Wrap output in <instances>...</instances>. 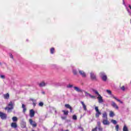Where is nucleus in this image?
I'll return each mask as SVG.
<instances>
[{
  "label": "nucleus",
  "instance_id": "f257e3e1",
  "mask_svg": "<svg viewBox=\"0 0 131 131\" xmlns=\"http://www.w3.org/2000/svg\"><path fill=\"white\" fill-rule=\"evenodd\" d=\"M102 123L104 125H109V124H110V122L108 121V117L106 112H105L102 114Z\"/></svg>",
  "mask_w": 131,
  "mask_h": 131
},
{
  "label": "nucleus",
  "instance_id": "f03ea898",
  "mask_svg": "<svg viewBox=\"0 0 131 131\" xmlns=\"http://www.w3.org/2000/svg\"><path fill=\"white\" fill-rule=\"evenodd\" d=\"M14 105H15V103L12 101H10L8 104V107L5 108L6 110H7L8 113L12 112V110L14 109Z\"/></svg>",
  "mask_w": 131,
  "mask_h": 131
},
{
  "label": "nucleus",
  "instance_id": "7ed1b4c3",
  "mask_svg": "<svg viewBox=\"0 0 131 131\" xmlns=\"http://www.w3.org/2000/svg\"><path fill=\"white\" fill-rule=\"evenodd\" d=\"M106 92L108 95H110L111 97L113 98V99H115V100H116V101L119 102L121 104H123V102L121 101V100H120V99H118L117 98L115 97V96L112 94V92H111L110 90H106Z\"/></svg>",
  "mask_w": 131,
  "mask_h": 131
},
{
  "label": "nucleus",
  "instance_id": "20e7f679",
  "mask_svg": "<svg viewBox=\"0 0 131 131\" xmlns=\"http://www.w3.org/2000/svg\"><path fill=\"white\" fill-rule=\"evenodd\" d=\"M95 110L96 112L95 114V117L96 118H99V117H100V115H101L102 113H101V112H99V107L98 106H96L95 107Z\"/></svg>",
  "mask_w": 131,
  "mask_h": 131
},
{
  "label": "nucleus",
  "instance_id": "39448f33",
  "mask_svg": "<svg viewBox=\"0 0 131 131\" xmlns=\"http://www.w3.org/2000/svg\"><path fill=\"white\" fill-rule=\"evenodd\" d=\"M100 77H101L103 81H106V80H107V76L106 75V74H105L104 72H101L100 73Z\"/></svg>",
  "mask_w": 131,
  "mask_h": 131
},
{
  "label": "nucleus",
  "instance_id": "423d86ee",
  "mask_svg": "<svg viewBox=\"0 0 131 131\" xmlns=\"http://www.w3.org/2000/svg\"><path fill=\"white\" fill-rule=\"evenodd\" d=\"M0 118L3 120L7 119V114L0 112Z\"/></svg>",
  "mask_w": 131,
  "mask_h": 131
},
{
  "label": "nucleus",
  "instance_id": "0eeeda50",
  "mask_svg": "<svg viewBox=\"0 0 131 131\" xmlns=\"http://www.w3.org/2000/svg\"><path fill=\"white\" fill-rule=\"evenodd\" d=\"M29 122L30 124H31V125L33 126V127H36V126H37V124L36 123V122L33 121L31 119L29 120Z\"/></svg>",
  "mask_w": 131,
  "mask_h": 131
},
{
  "label": "nucleus",
  "instance_id": "6e6552de",
  "mask_svg": "<svg viewBox=\"0 0 131 131\" xmlns=\"http://www.w3.org/2000/svg\"><path fill=\"white\" fill-rule=\"evenodd\" d=\"M84 93L85 97H89V98H91V99H95V98H96V96L91 95V94L86 92H84Z\"/></svg>",
  "mask_w": 131,
  "mask_h": 131
},
{
  "label": "nucleus",
  "instance_id": "1a4fd4ad",
  "mask_svg": "<svg viewBox=\"0 0 131 131\" xmlns=\"http://www.w3.org/2000/svg\"><path fill=\"white\" fill-rule=\"evenodd\" d=\"M79 74L82 77H86V74H85V72L84 71H82V70H79Z\"/></svg>",
  "mask_w": 131,
  "mask_h": 131
},
{
  "label": "nucleus",
  "instance_id": "9d476101",
  "mask_svg": "<svg viewBox=\"0 0 131 131\" xmlns=\"http://www.w3.org/2000/svg\"><path fill=\"white\" fill-rule=\"evenodd\" d=\"M97 99L98 100V102L101 103H103L104 102V100H103V97L101 96V95H98V97H97Z\"/></svg>",
  "mask_w": 131,
  "mask_h": 131
},
{
  "label": "nucleus",
  "instance_id": "9b49d317",
  "mask_svg": "<svg viewBox=\"0 0 131 131\" xmlns=\"http://www.w3.org/2000/svg\"><path fill=\"white\" fill-rule=\"evenodd\" d=\"M111 105L112 107H113V108H115V109L118 110V106L117 105V104H116L115 102H114V101H112Z\"/></svg>",
  "mask_w": 131,
  "mask_h": 131
},
{
  "label": "nucleus",
  "instance_id": "f8f14e48",
  "mask_svg": "<svg viewBox=\"0 0 131 131\" xmlns=\"http://www.w3.org/2000/svg\"><path fill=\"white\" fill-rule=\"evenodd\" d=\"M80 103L82 105L83 110H84V111H86V105H85V104H84V102L83 101H80Z\"/></svg>",
  "mask_w": 131,
  "mask_h": 131
},
{
  "label": "nucleus",
  "instance_id": "ddd939ff",
  "mask_svg": "<svg viewBox=\"0 0 131 131\" xmlns=\"http://www.w3.org/2000/svg\"><path fill=\"white\" fill-rule=\"evenodd\" d=\"M35 114V113L34 112V111H33V110H31L30 111V117H31V118L34 117Z\"/></svg>",
  "mask_w": 131,
  "mask_h": 131
},
{
  "label": "nucleus",
  "instance_id": "4468645a",
  "mask_svg": "<svg viewBox=\"0 0 131 131\" xmlns=\"http://www.w3.org/2000/svg\"><path fill=\"white\" fill-rule=\"evenodd\" d=\"M74 89L75 91H76V92H78V93H81V92H82V90L77 86H74Z\"/></svg>",
  "mask_w": 131,
  "mask_h": 131
},
{
  "label": "nucleus",
  "instance_id": "2eb2a0df",
  "mask_svg": "<svg viewBox=\"0 0 131 131\" xmlns=\"http://www.w3.org/2000/svg\"><path fill=\"white\" fill-rule=\"evenodd\" d=\"M3 97L4 99L8 100L10 98V94H9V93L4 94Z\"/></svg>",
  "mask_w": 131,
  "mask_h": 131
},
{
  "label": "nucleus",
  "instance_id": "dca6fc26",
  "mask_svg": "<svg viewBox=\"0 0 131 131\" xmlns=\"http://www.w3.org/2000/svg\"><path fill=\"white\" fill-rule=\"evenodd\" d=\"M46 85H47V83H45L44 81L41 82L39 84V86H40V88H42V86H46Z\"/></svg>",
  "mask_w": 131,
  "mask_h": 131
},
{
  "label": "nucleus",
  "instance_id": "f3484780",
  "mask_svg": "<svg viewBox=\"0 0 131 131\" xmlns=\"http://www.w3.org/2000/svg\"><path fill=\"white\" fill-rule=\"evenodd\" d=\"M90 75L92 79H96V75L94 73H91Z\"/></svg>",
  "mask_w": 131,
  "mask_h": 131
},
{
  "label": "nucleus",
  "instance_id": "a211bd4d",
  "mask_svg": "<svg viewBox=\"0 0 131 131\" xmlns=\"http://www.w3.org/2000/svg\"><path fill=\"white\" fill-rule=\"evenodd\" d=\"M21 108H23V112L24 113H25V112H26L27 109H26V107L25 106V105L24 104H22Z\"/></svg>",
  "mask_w": 131,
  "mask_h": 131
},
{
  "label": "nucleus",
  "instance_id": "6ab92c4d",
  "mask_svg": "<svg viewBox=\"0 0 131 131\" xmlns=\"http://www.w3.org/2000/svg\"><path fill=\"white\" fill-rule=\"evenodd\" d=\"M21 126L22 128H25V127H26V122H22L21 123Z\"/></svg>",
  "mask_w": 131,
  "mask_h": 131
},
{
  "label": "nucleus",
  "instance_id": "aec40b11",
  "mask_svg": "<svg viewBox=\"0 0 131 131\" xmlns=\"http://www.w3.org/2000/svg\"><path fill=\"white\" fill-rule=\"evenodd\" d=\"M11 127H13L14 128H16L17 127V123H15V122H13L11 123Z\"/></svg>",
  "mask_w": 131,
  "mask_h": 131
},
{
  "label": "nucleus",
  "instance_id": "412c9836",
  "mask_svg": "<svg viewBox=\"0 0 131 131\" xmlns=\"http://www.w3.org/2000/svg\"><path fill=\"white\" fill-rule=\"evenodd\" d=\"M64 107H66V108H68V109H71V108H72V107H71V106L68 104H65Z\"/></svg>",
  "mask_w": 131,
  "mask_h": 131
},
{
  "label": "nucleus",
  "instance_id": "4be33fe9",
  "mask_svg": "<svg viewBox=\"0 0 131 131\" xmlns=\"http://www.w3.org/2000/svg\"><path fill=\"white\" fill-rule=\"evenodd\" d=\"M115 114H114V113L112 111H111L110 113V117H113V116H115Z\"/></svg>",
  "mask_w": 131,
  "mask_h": 131
},
{
  "label": "nucleus",
  "instance_id": "5701e85b",
  "mask_svg": "<svg viewBox=\"0 0 131 131\" xmlns=\"http://www.w3.org/2000/svg\"><path fill=\"white\" fill-rule=\"evenodd\" d=\"M92 91L93 92V93H95V94H96V95H97L98 96L100 95V94H99V92H98V91L95 89H92Z\"/></svg>",
  "mask_w": 131,
  "mask_h": 131
},
{
  "label": "nucleus",
  "instance_id": "b1692460",
  "mask_svg": "<svg viewBox=\"0 0 131 131\" xmlns=\"http://www.w3.org/2000/svg\"><path fill=\"white\" fill-rule=\"evenodd\" d=\"M123 131H128V129L126 125H124L123 128Z\"/></svg>",
  "mask_w": 131,
  "mask_h": 131
},
{
  "label": "nucleus",
  "instance_id": "393cba45",
  "mask_svg": "<svg viewBox=\"0 0 131 131\" xmlns=\"http://www.w3.org/2000/svg\"><path fill=\"white\" fill-rule=\"evenodd\" d=\"M62 112H63L64 115H66V116L68 115V112H69L68 111H66L63 110Z\"/></svg>",
  "mask_w": 131,
  "mask_h": 131
},
{
  "label": "nucleus",
  "instance_id": "a878e982",
  "mask_svg": "<svg viewBox=\"0 0 131 131\" xmlns=\"http://www.w3.org/2000/svg\"><path fill=\"white\" fill-rule=\"evenodd\" d=\"M51 54H54V52H55V49L52 48L50 50Z\"/></svg>",
  "mask_w": 131,
  "mask_h": 131
},
{
  "label": "nucleus",
  "instance_id": "bb28decb",
  "mask_svg": "<svg viewBox=\"0 0 131 131\" xmlns=\"http://www.w3.org/2000/svg\"><path fill=\"white\" fill-rule=\"evenodd\" d=\"M73 120H77V116H76V115H73Z\"/></svg>",
  "mask_w": 131,
  "mask_h": 131
},
{
  "label": "nucleus",
  "instance_id": "cd10ccee",
  "mask_svg": "<svg viewBox=\"0 0 131 131\" xmlns=\"http://www.w3.org/2000/svg\"><path fill=\"white\" fill-rule=\"evenodd\" d=\"M12 120L13 121L15 122V121H17V120H18V118L16 117H13L12 118Z\"/></svg>",
  "mask_w": 131,
  "mask_h": 131
},
{
  "label": "nucleus",
  "instance_id": "c85d7f7f",
  "mask_svg": "<svg viewBox=\"0 0 131 131\" xmlns=\"http://www.w3.org/2000/svg\"><path fill=\"white\" fill-rule=\"evenodd\" d=\"M111 122H112V123H113V124H117V121H116V120H112Z\"/></svg>",
  "mask_w": 131,
  "mask_h": 131
},
{
  "label": "nucleus",
  "instance_id": "c756f323",
  "mask_svg": "<svg viewBox=\"0 0 131 131\" xmlns=\"http://www.w3.org/2000/svg\"><path fill=\"white\" fill-rule=\"evenodd\" d=\"M73 73L74 75H77V71L75 70H73Z\"/></svg>",
  "mask_w": 131,
  "mask_h": 131
},
{
  "label": "nucleus",
  "instance_id": "7c9ffc66",
  "mask_svg": "<svg viewBox=\"0 0 131 131\" xmlns=\"http://www.w3.org/2000/svg\"><path fill=\"white\" fill-rule=\"evenodd\" d=\"M121 90H122L123 92H124V91H125V87H124V86H122V87H121Z\"/></svg>",
  "mask_w": 131,
  "mask_h": 131
},
{
  "label": "nucleus",
  "instance_id": "2f4dec72",
  "mask_svg": "<svg viewBox=\"0 0 131 131\" xmlns=\"http://www.w3.org/2000/svg\"><path fill=\"white\" fill-rule=\"evenodd\" d=\"M31 101H32V103H36V100L33 99V98H31Z\"/></svg>",
  "mask_w": 131,
  "mask_h": 131
},
{
  "label": "nucleus",
  "instance_id": "473e14b6",
  "mask_svg": "<svg viewBox=\"0 0 131 131\" xmlns=\"http://www.w3.org/2000/svg\"><path fill=\"white\" fill-rule=\"evenodd\" d=\"M39 106H40V107H42V106H43V102H39Z\"/></svg>",
  "mask_w": 131,
  "mask_h": 131
},
{
  "label": "nucleus",
  "instance_id": "72a5a7b5",
  "mask_svg": "<svg viewBox=\"0 0 131 131\" xmlns=\"http://www.w3.org/2000/svg\"><path fill=\"white\" fill-rule=\"evenodd\" d=\"M115 128L116 131H118V129L119 128V125H116Z\"/></svg>",
  "mask_w": 131,
  "mask_h": 131
},
{
  "label": "nucleus",
  "instance_id": "f704fd0d",
  "mask_svg": "<svg viewBox=\"0 0 131 131\" xmlns=\"http://www.w3.org/2000/svg\"><path fill=\"white\" fill-rule=\"evenodd\" d=\"M0 77L1 78H2V79H5V78H6V77L5 76V75H0Z\"/></svg>",
  "mask_w": 131,
  "mask_h": 131
},
{
  "label": "nucleus",
  "instance_id": "c9c22d12",
  "mask_svg": "<svg viewBox=\"0 0 131 131\" xmlns=\"http://www.w3.org/2000/svg\"><path fill=\"white\" fill-rule=\"evenodd\" d=\"M98 129L100 131L103 130V128L101 126H98Z\"/></svg>",
  "mask_w": 131,
  "mask_h": 131
},
{
  "label": "nucleus",
  "instance_id": "e433bc0d",
  "mask_svg": "<svg viewBox=\"0 0 131 131\" xmlns=\"http://www.w3.org/2000/svg\"><path fill=\"white\" fill-rule=\"evenodd\" d=\"M73 85H71V84H69L68 86H67V88H73Z\"/></svg>",
  "mask_w": 131,
  "mask_h": 131
},
{
  "label": "nucleus",
  "instance_id": "4c0bfd02",
  "mask_svg": "<svg viewBox=\"0 0 131 131\" xmlns=\"http://www.w3.org/2000/svg\"><path fill=\"white\" fill-rule=\"evenodd\" d=\"M97 125L98 126H101V122H97Z\"/></svg>",
  "mask_w": 131,
  "mask_h": 131
},
{
  "label": "nucleus",
  "instance_id": "58836bf2",
  "mask_svg": "<svg viewBox=\"0 0 131 131\" xmlns=\"http://www.w3.org/2000/svg\"><path fill=\"white\" fill-rule=\"evenodd\" d=\"M98 127H96L95 128L92 129V131H97Z\"/></svg>",
  "mask_w": 131,
  "mask_h": 131
},
{
  "label": "nucleus",
  "instance_id": "ea45409f",
  "mask_svg": "<svg viewBox=\"0 0 131 131\" xmlns=\"http://www.w3.org/2000/svg\"><path fill=\"white\" fill-rule=\"evenodd\" d=\"M33 105L34 107H35V106H36V102L33 103Z\"/></svg>",
  "mask_w": 131,
  "mask_h": 131
},
{
  "label": "nucleus",
  "instance_id": "a19ab883",
  "mask_svg": "<svg viewBox=\"0 0 131 131\" xmlns=\"http://www.w3.org/2000/svg\"><path fill=\"white\" fill-rule=\"evenodd\" d=\"M66 118H67L66 117H61V119L65 120L66 119Z\"/></svg>",
  "mask_w": 131,
  "mask_h": 131
},
{
  "label": "nucleus",
  "instance_id": "79ce46f5",
  "mask_svg": "<svg viewBox=\"0 0 131 131\" xmlns=\"http://www.w3.org/2000/svg\"><path fill=\"white\" fill-rule=\"evenodd\" d=\"M10 58H11V59H13L14 57L13 56V55L10 54Z\"/></svg>",
  "mask_w": 131,
  "mask_h": 131
},
{
  "label": "nucleus",
  "instance_id": "37998d69",
  "mask_svg": "<svg viewBox=\"0 0 131 131\" xmlns=\"http://www.w3.org/2000/svg\"><path fill=\"white\" fill-rule=\"evenodd\" d=\"M127 11H128V13H129V15H131V12H129V11H128V10H127Z\"/></svg>",
  "mask_w": 131,
  "mask_h": 131
},
{
  "label": "nucleus",
  "instance_id": "c03bdc74",
  "mask_svg": "<svg viewBox=\"0 0 131 131\" xmlns=\"http://www.w3.org/2000/svg\"><path fill=\"white\" fill-rule=\"evenodd\" d=\"M70 112H72V107H71V109H70Z\"/></svg>",
  "mask_w": 131,
  "mask_h": 131
},
{
  "label": "nucleus",
  "instance_id": "a18cd8bd",
  "mask_svg": "<svg viewBox=\"0 0 131 131\" xmlns=\"http://www.w3.org/2000/svg\"><path fill=\"white\" fill-rule=\"evenodd\" d=\"M42 94L43 95H45V92H42Z\"/></svg>",
  "mask_w": 131,
  "mask_h": 131
},
{
  "label": "nucleus",
  "instance_id": "49530a36",
  "mask_svg": "<svg viewBox=\"0 0 131 131\" xmlns=\"http://www.w3.org/2000/svg\"><path fill=\"white\" fill-rule=\"evenodd\" d=\"M55 114H57V111H55Z\"/></svg>",
  "mask_w": 131,
  "mask_h": 131
},
{
  "label": "nucleus",
  "instance_id": "de8ad7c7",
  "mask_svg": "<svg viewBox=\"0 0 131 131\" xmlns=\"http://www.w3.org/2000/svg\"><path fill=\"white\" fill-rule=\"evenodd\" d=\"M79 128H81V129H83V128H81V127H79Z\"/></svg>",
  "mask_w": 131,
  "mask_h": 131
},
{
  "label": "nucleus",
  "instance_id": "09e8293b",
  "mask_svg": "<svg viewBox=\"0 0 131 131\" xmlns=\"http://www.w3.org/2000/svg\"><path fill=\"white\" fill-rule=\"evenodd\" d=\"M2 62H0V66H2Z\"/></svg>",
  "mask_w": 131,
  "mask_h": 131
},
{
  "label": "nucleus",
  "instance_id": "8fccbe9b",
  "mask_svg": "<svg viewBox=\"0 0 131 131\" xmlns=\"http://www.w3.org/2000/svg\"><path fill=\"white\" fill-rule=\"evenodd\" d=\"M123 4H124V1H123Z\"/></svg>",
  "mask_w": 131,
  "mask_h": 131
}]
</instances>
